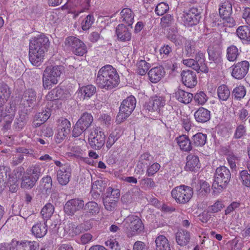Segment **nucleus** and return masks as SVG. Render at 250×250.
Here are the masks:
<instances>
[{"label": "nucleus", "mask_w": 250, "mask_h": 250, "mask_svg": "<svg viewBox=\"0 0 250 250\" xmlns=\"http://www.w3.org/2000/svg\"><path fill=\"white\" fill-rule=\"evenodd\" d=\"M49 46V39L44 34L38 35L30 40L29 58L33 65H40Z\"/></svg>", "instance_id": "1"}, {"label": "nucleus", "mask_w": 250, "mask_h": 250, "mask_svg": "<svg viewBox=\"0 0 250 250\" xmlns=\"http://www.w3.org/2000/svg\"><path fill=\"white\" fill-rule=\"evenodd\" d=\"M95 81L101 88L109 90L118 85L120 79L116 69L111 65H106L99 70Z\"/></svg>", "instance_id": "2"}, {"label": "nucleus", "mask_w": 250, "mask_h": 250, "mask_svg": "<svg viewBox=\"0 0 250 250\" xmlns=\"http://www.w3.org/2000/svg\"><path fill=\"white\" fill-rule=\"evenodd\" d=\"M124 230L128 237H132L144 231L145 227L141 218L135 215H130L123 223Z\"/></svg>", "instance_id": "3"}, {"label": "nucleus", "mask_w": 250, "mask_h": 250, "mask_svg": "<svg viewBox=\"0 0 250 250\" xmlns=\"http://www.w3.org/2000/svg\"><path fill=\"white\" fill-rule=\"evenodd\" d=\"M231 177L229 170L225 166H220L216 169L214 176L212 188L214 192L219 193L226 188Z\"/></svg>", "instance_id": "4"}, {"label": "nucleus", "mask_w": 250, "mask_h": 250, "mask_svg": "<svg viewBox=\"0 0 250 250\" xmlns=\"http://www.w3.org/2000/svg\"><path fill=\"white\" fill-rule=\"evenodd\" d=\"M63 67L60 65H50L45 69L42 76L43 86L45 89H50L57 84L60 79Z\"/></svg>", "instance_id": "5"}, {"label": "nucleus", "mask_w": 250, "mask_h": 250, "mask_svg": "<svg viewBox=\"0 0 250 250\" xmlns=\"http://www.w3.org/2000/svg\"><path fill=\"white\" fill-rule=\"evenodd\" d=\"M136 104V99L133 96L128 97L122 102L116 120L118 124L121 123L130 116L134 110Z\"/></svg>", "instance_id": "6"}, {"label": "nucleus", "mask_w": 250, "mask_h": 250, "mask_svg": "<svg viewBox=\"0 0 250 250\" xmlns=\"http://www.w3.org/2000/svg\"><path fill=\"white\" fill-rule=\"evenodd\" d=\"M171 194L176 203L185 204L188 202L192 197L193 190L190 187L181 185L174 188Z\"/></svg>", "instance_id": "7"}, {"label": "nucleus", "mask_w": 250, "mask_h": 250, "mask_svg": "<svg viewBox=\"0 0 250 250\" xmlns=\"http://www.w3.org/2000/svg\"><path fill=\"white\" fill-rule=\"evenodd\" d=\"M88 143L93 149L99 150L104 145L105 135L100 127H93L90 130Z\"/></svg>", "instance_id": "8"}, {"label": "nucleus", "mask_w": 250, "mask_h": 250, "mask_svg": "<svg viewBox=\"0 0 250 250\" xmlns=\"http://www.w3.org/2000/svg\"><path fill=\"white\" fill-rule=\"evenodd\" d=\"M65 44L70 47L72 51L77 56H82L87 52V47L85 44L75 37H67L65 39Z\"/></svg>", "instance_id": "9"}, {"label": "nucleus", "mask_w": 250, "mask_h": 250, "mask_svg": "<svg viewBox=\"0 0 250 250\" xmlns=\"http://www.w3.org/2000/svg\"><path fill=\"white\" fill-rule=\"evenodd\" d=\"M232 68L231 76L236 79L240 80L245 77L250 68V63L247 61H242L234 63Z\"/></svg>", "instance_id": "10"}, {"label": "nucleus", "mask_w": 250, "mask_h": 250, "mask_svg": "<svg viewBox=\"0 0 250 250\" xmlns=\"http://www.w3.org/2000/svg\"><path fill=\"white\" fill-rule=\"evenodd\" d=\"M36 92L32 89L26 90L21 99V104L26 111H30L36 105Z\"/></svg>", "instance_id": "11"}, {"label": "nucleus", "mask_w": 250, "mask_h": 250, "mask_svg": "<svg viewBox=\"0 0 250 250\" xmlns=\"http://www.w3.org/2000/svg\"><path fill=\"white\" fill-rule=\"evenodd\" d=\"M58 133L56 135V141L60 143L62 142L70 133L71 123L66 119L62 118L58 121Z\"/></svg>", "instance_id": "12"}, {"label": "nucleus", "mask_w": 250, "mask_h": 250, "mask_svg": "<svg viewBox=\"0 0 250 250\" xmlns=\"http://www.w3.org/2000/svg\"><path fill=\"white\" fill-rule=\"evenodd\" d=\"M84 207V201L79 198L68 200L64 206V212L68 215H73L75 213Z\"/></svg>", "instance_id": "13"}, {"label": "nucleus", "mask_w": 250, "mask_h": 250, "mask_svg": "<svg viewBox=\"0 0 250 250\" xmlns=\"http://www.w3.org/2000/svg\"><path fill=\"white\" fill-rule=\"evenodd\" d=\"M201 9L197 7H191L184 15L185 21L190 25L197 24L201 18Z\"/></svg>", "instance_id": "14"}, {"label": "nucleus", "mask_w": 250, "mask_h": 250, "mask_svg": "<svg viewBox=\"0 0 250 250\" xmlns=\"http://www.w3.org/2000/svg\"><path fill=\"white\" fill-rule=\"evenodd\" d=\"M181 77L183 83L188 87H193L197 83L196 73L190 70H183Z\"/></svg>", "instance_id": "15"}, {"label": "nucleus", "mask_w": 250, "mask_h": 250, "mask_svg": "<svg viewBox=\"0 0 250 250\" xmlns=\"http://www.w3.org/2000/svg\"><path fill=\"white\" fill-rule=\"evenodd\" d=\"M71 176V169L68 165H64L57 172V180L62 185L68 184Z\"/></svg>", "instance_id": "16"}, {"label": "nucleus", "mask_w": 250, "mask_h": 250, "mask_svg": "<svg viewBox=\"0 0 250 250\" xmlns=\"http://www.w3.org/2000/svg\"><path fill=\"white\" fill-rule=\"evenodd\" d=\"M165 75L164 68L162 66L151 68L148 73L149 80L152 83L159 82Z\"/></svg>", "instance_id": "17"}, {"label": "nucleus", "mask_w": 250, "mask_h": 250, "mask_svg": "<svg viewBox=\"0 0 250 250\" xmlns=\"http://www.w3.org/2000/svg\"><path fill=\"white\" fill-rule=\"evenodd\" d=\"M116 34L118 39L121 42L129 41L131 39L130 31L128 27L124 24H120L117 26Z\"/></svg>", "instance_id": "18"}, {"label": "nucleus", "mask_w": 250, "mask_h": 250, "mask_svg": "<svg viewBox=\"0 0 250 250\" xmlns=\"http://www.w3.org/2000/svg\"><path fill=\"white\" fill-rule=\"evenodd\" d=\"M68 96V93H65L63 89L57 87L48 93L46 95V99L47 101H51L59 99H63Z\"/></svg>", "instance_id": "19"}, {"label": "nucleus", "mask_w": 250, "mask_h": 250, "mask_svg": "<svg viewBox=\"0 0 250 250\" xmlns=\"http://www.w3.org/2000/svg\"><path fill=\"white\" fill-rule=\"evenodd\" d=\"M165 104V100L163 97L156 96L151 99L146 106V108L149 111H156L159 110Z\"/></svg>", "instance_id": "20"}, {"label": "nucleus", "mask_w": 250, "mask_h": 250, "mask_svg": "<svg viewBox=\"0 0 250 250\" xmlns=\"http://www.w3.org/2000/svg\"><path fill=\"white\" fill-rule=\"evenodd\" d=\"M234 3V0H226L221 4L219 9V13L222 19L230 16L232 12V6Z\"/></svg>", "instance_id": "21"}, {"label": "nucleus", "mask_w": 250, "mask_h": 250, "mask_svg": "<svg viewBox=\"0 0 250 250\" xmlns=\"http://www.w3.org/2000/svg\"><path fill=\"white\" fill-rule=\"evenodd\" d=\"M200 167L199 159L198 156L190 154L187 157L186 168L187 170L195 171H197Z\"/></svg>", "instance_id": "22"}, {"label": "nucleus", "mask_w": 250, "mask_h": 250, "mask_svg": "<svg viewBox=\"0 0 250 250\" xmlns=\"http://www.w3.org/2000/svg\"><path fill=\"white\" fill-rule=\"evenodd\" d=\"M31 231L32 234L36 237H43L46 234L47 231L46 222L37 223L32 227Z\"/></svg>", "instance_id": "23"}, {"label": "nucleus", "mask_w": 250, "mask_h": 250, "mask_svg": "<svg viewBox=\"0 0 250 250\" xmlns=\"http://www.w3.org/2000/svg\"><path fill=\"white\" fill-rule=\"evenodd\" d=\"M196 121L199 123H206L210 119V112L204 107H200L194 114Z\"/></svg>", "instance_id": "24"}, {"label": "nucleus", "mask_w": 250, "mask_h": 250, "mask_svg": "<svg viewBox=\"0 0 250 250\" xmlns=\"http://www.w3.org/2000/svg\"><path fill=\"white\" fill-rule=\"evenodd\" d=\"M176 241L178 245L181 246L187 245L190 239V233L185 230H179L176 233Z\"/></svg>", "instance_id": "25"}, {"label": "nucleus", "mask_w": 250, "mask_h": 250, "mask_svg": "<svg viewBox=\"0 0 250 250\" xmlns=\"http://www.w3.org/2000/svg\"><path fill=\"white\" fill-rule=\"evenodd\" d=\"M39 248V244L36 241L25 240L18 241L17 248L14 250H38Z\"/></svg>", "instance_id": "26"}, {"label": "nucleus", "mask_w": 250, "mask_h": 250, "mask_svg": "<svg viewBox=\"0 0 250 250\" xmlns=\"http://www.w3.org/2000/svg\"><path fill=\"white\" fill-rule=\"evenodd\" d=\"M120 14L121 21L127 24L128 26H130L133 24L134 14L130 8H124L121 11Z\"/></svg>", "instance_id": "27"}, {"label": "nucleus", "mask_w": 250, "mask_h": 250, "mask_svg": "<svg viewBox=\"0 0 250 250\" xmlns=\"http://www.w3.org/2000/svg\"><path fill=\"white\" fill-rule=\"evenodd\" d=\"M156 250H171L170 244L167 238L160 235L155 239Z\"/></svg>", "instance_id": "28"}, {"label": "nucleus", "mask_w": 250, "mask_h": 250, "mask_svg": "<svg viewBox=\"0 0 250 250\" xmlns=\"http://www.w3.org/2000/svg\"><path fill=\"white\" fill-rule=\"evenodd\" d=\"M175 96L178 101L185 104H189L193 98L192 94L182 89H178L176 91Z\"/></svg>", "instance_id": "29"}, {"label": "nucleus", "mask_w": 250, "mask_h": 250, "mask_svg": "<svg viewBox=\"0 0 250 250\" xmlns=\"http://www.w3.org/2000/svg\"><path fill=\"white\" fill-rule=\"evenodd\" d=\"M83 209L88 216H94L100 211V207L96 202L93 201H89L84 205Z\"/></svg>", "instance_id": "30"}, {"label": "nucleus", "mask_w": 250, "mask_h": 250, "mask_svg": "<svg viewBox=\"0 0 250 250\" xmlns=\"http://www.w3.org/2000/svg\"><path fill=\"white\" fill-rule=\"evenodd\" d=\"M177 143L180 149L185 151H189L192 149L191 143L186 135H182L177 138Z\"/></svg>", "instance_id": "31"}, {"label": "nucleus", "mask_w": 250, "mask_h": 250, "mask_svg": "<svg viewBox=\"0 0 250 250\" xmlns=\"http://www.w3.org/2000/svg\"><path fill=\"white\" fill-rule=\"evenodd\" d=\"M236 33L242 41L250 43V28L249 26L243 25L238 27Z\"/></svg>", "instance_id": "32"}, {"label": "nucleus", "mask_w": 250, "mask_h": 250, "mask_svg": "<svg viewBox=\"0 0 250 250\" xmlns=\"http://www.w3.org/2000/svg\"><path fill=\"white\" fill-rule=\"evenodd\" d=\"M104 184L102 180L94 182L91 187V193L94 198H98L100 194L104 191Z\"/></svg>", "instance_id": "33"}, {"label": "nucleus", "mask_w": 250, "mask_h": 250, "mask_svg": "<svg viewBox=\"0 0 250 250\" xmlns=\"http://www.w3.org/2000/svg\"><path fill=\"white\" fill-rule=\"evenodd\" d=\"M240 54V51L234 45H231L227 48L226 58L229 62L236 61Z\"/></svg>", "instance_id": "34"}, {"label": "nucleus", "mask_w": 250, "mask_h": 250, "mask_svg": "<svg viewBox=\"0 0 250 250\" xmlns=\"http://www.w3.org/2000/svg\"><path fill=\"white\" fill-rule=\"evenodd\" d=\"M195 62L198 64V68H199L201 72L204 73L208 72V68L205 63L204 54L202 52L199 51L196 54Z\"/></svg>", "instance_id": "35"}, {"label": "nucleus", "mask_w": 250, "mask_h": 250, "mask_svg": "<svg viewBox=\"0 0 250 250\" xmlns=\"http://www.w3.org/2000/svg\"><path fill=\"white\" fill-rule=\"evenodd\" d=\"M167 38L176 46L182 45L183 42L185 40L184 37L174 31H169L167 35Z\"/></svg>", "instance_id": "36"}, {"label": "nucleus", "mask_w": 250, "mask_h": 250, "mask_svg": "<svg viewBox=\"0 0 250 250\" xmlns=\"http://www.w3.org/2000/svg\"><path fill=\"white\" fill-rule=\"evenodd\" d=\"M42 167L41 166L36 164L29 167L27 170V172L31 177L37 181L42 175Z\"/></svg>", "instance_id": "37"}, {"label": "nucleus", "mask_w": 250, "mask_h": 250, "mask_svg": "<svg viewBox=\"0 0 250 250\" xmlns=\"http://www.w3.org/2000/svg\"><path fill=\"white\" fill-rule=\"evenodd\" d=\"M230 92L228 86L222 84L218 86L217 88V95L220 100L227 101L230 96Z\"/></svg>", "instance_id": "38"}, {"label": "nucleus", "mask_w": 250, "mask_h": 250, "mask_svg": "<svg viewBox=\"0 0 250 250\" xmlns=\"http://www.w3.org/2000/svg\"><path fill=\"white\" fill-rule=\"evenodd\" d=\"M140 184L141 188L145 190L153 189L157 186L153 179L148 177L142 178L140 181Z\"/></svg>", "instance_id": "39"}, {"label": "nucleus", "mask_w": 250, "mask_h": 250, "mask_svg": "<svg viewBox=\"0 0 250 250\" xmlns=\"http://www.w3.org/2000/svg\"><path fill=\"white\" fill-rule=\"evenodd\" d=\"M192 145L196 146H202L206 143L207 135L202 133H197L191 138Z\"/></svg>", "instance_id": "40"}, {"label": "nucleus", "mask_w": 250, "mask_h": 250, "mask_svg": "<svg viewBox=\"0 0 250 250\" xmlns=\"http://www.w3.org/2000/svg\"><path fill=\"white\" fill-rule=\"evenodd\" d=\"M93 121V118L91 114L87 112H85L83 114L77 122L86 129L91 125Z\"/></svg>", "instance_id": "41"}, {"label": "nucleus", "mask_w": 250, "mask_h": 250, "mask_svg": "<svg viewBox=\"0 0 250 250\" xmlns=\"http://www.w3.org/2000/svg\"><path fill=\"white\" fill-rule=\"evenodd\" d=\"M246 94V90L243 85H239L235 87L232 92V96L235 100H241Z\"/></svg>", "instance_id": "42"}, {"label": "nucleus", "mask_w": 250, "mask_h": 250, "mask_svg": "<svg viewBox=\"0 0 250 250\" xmlns=\"http://www.w3.org/2000/svg\"><path fill=\"white\" fill-rule=\"evenodd\" d=\"M54 211V206L50 203H47L43 207L41 213L44 220H47L51 217Z\"/></svg>", "instance_id": "43"}, {"label": "nucleus", "mask_w": 250, "mask_h": 250, "mask_svg": "<svg viewBox=\"0 0 250 250\" xmlns=\"http://www.w3.org/2000/svg\"><path fill=\"white\" fill-rule=\"evenodd\" d=\"M117 201L112 199L109 196H105L103 198V204L105 208L110 211L114 210L117 206Z\"/></svg>", "instance_id": "44"}, {"label": "nucleus", "mask_w": 250, "mask_h": 250, "mask_svg": "<svg viewBox=\"0 0 250 250\" xmlns=\"http://www.w3.org/2000/svg\"><path fill=\"white\" fill-rule=\"evenodd\" d=\"M36 181L30 176H24L22 177L21 187L24 189H30L35 185Z\"/></svg>", "instance_id": "45"}, {"label": "nucleus", "mask_w": 250, "mask_h": 250, "mask_svg": "<svg viewBox=\"0 0 250 250\" xmlns=\"http://www.w3.org/2000/svg\"><path fill=\"white\" fill-rule=\"evenodd\" d=\"M15 112V107L12 105H10L9 107H6L4 111L1 109L0 114L2 113L3 115H0V121H1L2 119H13Z\"/></svg>", "instance_id": "46"}, {"label": "nucleus", "mask_w": 250, "mask_h": 250, "mask_svg": "<svg viewBox=\"0 0 250 250\" xmlns=\"http://www.w3.org/2000/svg\"><path fill=\"white\" fill-rule=\"evenodd\" d=\"M239 179L242 185L250 187V174L247 170H243L239 173Z\"/></svg>", "instance_id": "47"}, {"label": "nucleus", "mask_w": 250, "mask_h": 250, "mask_svg": "<svg viewBox=\"0 0 250 250\" xmlns=\"http://www.w3.org/2000/svg\"><path fill=\"white\" fill-rule=\"evenodd\" d=\"M52 187V179L50 176H46L43 177L42 179V181L40 184V189L42 190V192H45L46 193L49 190H50Z\"/></svg>", "instance_id": "48"}, {"label": "nucleus", "mask_w": 250, "mask_h": 250, "mask_svg": "<svg viewBox=\"0 0 250 250\" xmlns=\"http://www.w3.org/2000/svg\"><path fill=\"white\" fill-rule=\"evenodd\" d=\"M51 112L49 108H46L42 112H39L35 116L36 121L45 122L50 116Z\"/></svg>", "instance_id": "49"}, {"label": "nucleus", "mask_w": 250, "mask_h": 250, "mask_svg": "<svg viewBox=\"0 0 250 250\" xmlns=\"http://www.w3.org/2000/svg\"><path fill=\"white\" fill-rule=\"evenodd\" d=\"M81 91L84 98H89L96 92V88L95 86L91 84L82 87Z\"/></svg>", "instance_id": "50"}, {"label": "nucleus", "mask_w": 250, "mask_h": 250, "mask_svg": "<svg viewBox=\"0 0 250 250\" xmlns=\"http://www.w3.org/2000/svg\"><path fill=\"white\" fill-rule=\"evenodd\" d=\"M150 65L145 60H141L139 61L137 63L138 73L142 76L145 75L150 67Z\"/></svg>", "instance_id": "51"}, {"label": "nucleus", "mask_w": 250, "mask_h": 250, "mask_svg": "<svg viewBox=\"0 0 250 250\" xmlns=\"http://www.w3.org/2000/svg\"><path fill=\"white\" fill-rule=\"evenodd\" d=\"M185 50L187 55L192 56L196 52V46L195 42L192 40L187 41L185 43Z\"/></svg>", "instance_id": "52"}, {"label": "nucleus", "mask_w": 250, "mask_h": 250, "mask_svg": "<svg viewBox=\"0 0 250 250\" xmlns=\"http://www.w3.org/2000/svg\"><path fill=\"white\" fill-rule=\"evenodd\" d=\"M70 150L72 155L78 159L83 158V156L86 155L85 150L82 149L80 146H72Z\"/></svg>", "instance_id": "53"}, {"label": "nucleus", "mask_w": 250, "mask_h": 250, "mask_svg": "<svg viewBox=\"0 0 250 250\" xmlns=\"http://www.w3.org/2000/svg\"><path fill=\"white\" fill-rule=\"evenodd\" d=\"M169 10L168 5L165 2L159 3L155 9L156 14L159 16H162L166 13Z\"/></svg>", "instance_id": "54"}, {"label": "nucleus", "mask_w": 250, "mask_h": 250, "mask_svg": "<svg viewBox=\"0 0 250 250\" xmlns=\"http://www.w3.org/2000/svg\"><path fill=\"white\" fill-rule=\"evenodd\" d=\"M193 98L196 103L200 105L204 104L208 100V97L203 91L197 93Z\"/></svg>", "instance_id": "55"}, {"label": "nucleus", "mask_w": 250, "mask_h": 250, "mask_svg": "<svg viewBox=\"0 0 250 250\" xmlns=\"http://www.w3.org/2000/svg\"><path fill=\"white\" fill-rule=\"evenodd\" d=\"M94 21L93 16L87 15L82 22V27L83 30H87L90 28Z\"/></svg>", "instance_id": "56"}, {"label": "nucleus", "mask_w": 250, "mask_h": 250, "mask_svg": "<svg viewBox=\"0 0 250 250\" xmlns=\"http://www.w3.org/2000/svg\"><path fill=\"white\" fill-rule=\"evenodd\" d=\"M18 241L13 240L10 243H2L0 244V250H14L17 248Z\"/></svg>", "instance_id": "57"}, {"label": "nucleus", "mask_w": 250, "mask_h": 250, "mask_svg": "<svg viewBox=\"0 0 250 250\" xmlns=\"http://www.w3.org/2000/svg\"><path fill=\"white\" fill-rule=\"evenodd\" d=\"M120 195V190L117 188H113L111 187H109L107 189L106 196H109L112 199L118 201Z\"/></svg>", "instance_id": "58"}, {"label": "nucleus", "mask_w": 250, "mask_h": 250, "mask_svg": "<svg viewBox=\"0 0 250 250\" xmlns=\"http://www.w3.org/2000/svg\"><path fill=\"white\" fill-rule=\"evenodd\" d=\"M161 167V166L158 163H154L147 167L146 171V175L147 176H153L157 173Z\"/></svg>", "instance_id": "59"}, {"label": "nucleus", "mask_w": 250, "mask_h": 250, "mask_svg": "<svg viewBox=\"0 0 250 250\" xmlns=\"http://www.w3.org/2000/svg\"><path fill=\"white\" fill-rule=\"evenodd\" d=\"M174 19L171 15L167 14L161 19V24L162 27H167L170 26L173 22Z\"/></svg>", "instance_id": "60"}, {"label": "nucleus", "mask_w": 250, "mask_h": 250, "mask_svg": "<svg viewBox=\"0 0 250 250\" xmlns=\"http://www.w3.org/2000/svg\"><path fill=\"white\" fill-rule=\"evenodd\" d=\"M246 133V127L243 125H240L237 126L233 137L236 139H240L245 135Z\"/></svg>", "instance_id": "61"}, {"label": "nucleus", "mask_w": 250, "mask_h": 250, "mask_svg": "<svg viewBox=\"0 0 250 250\" xmlns=\"http://www.w3.org/2000/svg\"><path fill=\"white\" fill-rule=\"evenodd\" d=\"M75 224L72 222H68L64 227V232L70 237L75 236Z\"/></svg>", "instance_id": "62"}, {"label": "nucleus", "mask_w": 250, "mask_h": 250, "mask_svg": "<svg viewBox=\"0 0 250 250\" xmlns=\"http://www.w3.org/2000/svg\"><path fill=\"white\" fill-rule=\"evenodd\" d=\"M208 54L209 60L216 61L221 57V51L213 49H208Z\"/></svg>", "instance_id": "63"}, {"label": "nucleus", "mask_w": 250, "mask_h": 250, "mask_svg": "<svg viewBox=\"0 0 250 250\" xmlns=\"http://www.w3.org/2000/svg\"><path fill=\"white\" fill-rule=\"evenodd\" d=\"M210 191V186L206 182H203L200 184V188L198 190V194L202 196H205Z\"/></svg>", "instance_id": "64"}]
</instances>
